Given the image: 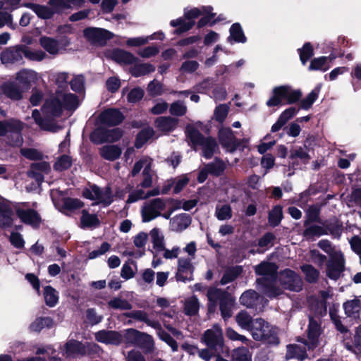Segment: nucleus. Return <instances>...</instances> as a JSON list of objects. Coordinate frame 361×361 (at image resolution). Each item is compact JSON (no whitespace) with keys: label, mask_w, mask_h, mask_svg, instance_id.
Masks as SVG:
<instances>
[{"label":"nucleus","mask_w":361,"mask_h":361,"mask_svg":"<svg viewBox=\"0 0 361 361\" xmlns=\"http://www.w3.org/2000/svg\"><path fill=\"white\" fill-rule=\"evenodd\" d=\"M79 105L77 97L71 93L56 92V97L47 100L42 111L41 118L38 110L32 111V116L36 123L44 130L56 132L61 127L54 121V118L61 115L63 108L69 110L75 109Z\"/></svg>","instance_id":"f257e3e1"},{"label":"nucleus","mask_w":361,"mask_h":361,"mask_svg":"<svg viewBox=\"0 0 361 361\" xmlns=\"http://www.w3.org/2000/svg\"><path fill=\"white\" fill-rule=\"evenodd\" d=\"M277 271V267L274 263L262 262L255 267L257 274L262 276L258 279L257 282L259 285L263 286L262 291L269 297L273 298L280 295L282 291L276 287L277 281L275 279V274Z\"/></svg>","instance_id":"f03ea898"},{"label":"nucleus","mask_w":361,"mask_h":361,"mask_svg":"<svg viewBox=\"0 0 361 361\" xmlns=\"http://www.w3.org/2000/svg\"><path fill=\"white\" fill-rule=\"evenodd\" d=\"M319 247L330 255L331 259L327 264V276L334 280L337 279L343 270L344 259L342 253L331 247L330 242L326 240H320Z\"/></svg>","instance_id":"7ed1b4c3"},{"label":"nucleus","mask_w":361,"mask_h":361,"mask_svg":"<svg viewBox=\"0 0 361 361\" xmlns=\"http://www.w3.org/2000/svg\"><path fill=\"white\" fill-rule=\"evenodd\" d=\"M302 92L300 90H293L289 85L275 87L272 90V96L267 102L268 106L282 105L283 99H286L288 104H293L300 99Z\"/></svg>","instance_id":"20e7f679"},{"label":"nucleus","mask_w":361,"mask_h":361,"mask_svg":"<svg viewBox=\"0 0 361 361\" xmlns=\"http://www.w3.org/2000/svg\"><path fill=\"white\" fill-rule=\"evenodd\" d=\"M186 132L193 145L194 149L196 151L197 147H200L203 156L207 159L211 158L216 147L214 139L204 137L192 126H188Z\"/></svg>","instance_id":"39448f33"},{"label":"nucleus","mask_w":361,"mask_h":361,"mask_svg":"<svg viewBox=\"0 0 361 361\" xmlns=\"http://www.w3.org/2000/svg\"><path fill=\"white\" fill-rule=\"evenodd\" d=\"M249 331L257 341L267 340L270 343L276 342L275 330L262 319H254Z\"/></svg>","instance_id":"423d86ee"},{"label":"nucleus","mask_w":361,"mask_h":361,"mask_svg":"<svg viewBox=\"0 0 361 361\" xmlns=\"http://www.w3.org/2000/svg\"><path fill=\"white\" fill-rule=\"evenodd\" d=\"M99 347L95 343H89L87 346L75 340L68 341L62 348L63 355L67 357H75L83 355L87 352L98 353Z\"/></svg>","instance_id":"0eeeda50"},{"label":"nucleus","mask_w":361,"mask_h":361,"mask_svg":"<svg viewBox=\"0 0 361 361\" xmlns=\"http://www.w3.org/2000/svg\"><path fill=\"white\" fill-rule=\"evenodd\" d=\"M85 197L94 200L96 204L108 206L113 202L112 191L109 187L99 188L92 185L83 191Z\"/></svg>","instance_id":"6e6552de"},{"label":"nucleus","mask_w":361,"mask_h":361,"mask_svg":"<svg viewBox=\"0 0 361 361\" xmlns=\"http://www.w3.org/2000/svg\"><path fill=\"white\" fill-rule=\"evenodd\" d=\"M17 216L20 221L36 228L41 222L39 214L33 209L28 207L26 202H19L14 206Z\"/></svg>","instance_id":"1a4fd4ad"},{"label":"nucleus","mask_w":361,"mask_h":361,"mask_svg":"<svg viewBox=\"0 0 361 361\" xmlns=\"http://www.w3.org/2000/svg\"><path fill=\"white\" fill-rule=\"evenodd\" d=\"M166 201L161 198H155L144 203L141 214L143 222H149L161 216L166 207Z\"/></svg>","instance_id":"9d476101"},{"label":"nucleus","mask_w":361,"mask_h":361,"mask_svg":"<svg viewBox=\"0 0 361 361\" xmlns=\"http://www.w3.org/2000/svg\"><path fill=\"white\" fill-rule=\"evenodd\" d=\"M202 340L215 353H219L220 350L224 353L223 332L219 325L215 324L212 329L207 330L204 334Z\"/></svg>","instance_id":"9b49d317"},{"label":"nucleus","mask_w":361,"mask_h":361,"mask_svg":"<svg viewBox=\"0 0 361 361\" xmlns=\"http://www.w3.org/2000/svg\"><path fill=\"white\" fill-rule=\"evenodd\" d=\"M39 43L45 51L55 56L59 54L62 50L66 49L71 42L68 37H63L58 40L53 37L42 36L39 39Z\"/></svg>","instance_id":"f8f14e48"},{"label":"nucleus","mask_w":361,"mask_h":361,"mask_svg":"<svg viewBox=\"0 0 361 361\" xmlns=\"http://www.w3.org/2000/svg\"><path fill=\"white\" fill-rule=\"evenodd\" d=\"M151 166L152 159L149 157H144L135 164L131 171L132 176H135L142 169V175L144 176L143 180L141 183L142 188H149L152 185V172Z\"/></svg>","instance_id":"ddd939ff"},{"label":"nucleus","mask_w":361,"mask_h":361,"mask_svg":"<svg viewBox=\"0 0 361 361\" xmlns=\"http://www.w3.org/2000/svg\"><path fill=\"white\" fill-rule=\"evenodd\" d=\"M39 79V74L34 70L23 68L16 73L15 81L24 90L27 92L32 85L35 84Z\"/></svg>","instance_id":"4468645a"},{"label":"nucleus","mask_w":361,"mask_h":361,"mask_svg":"<svg viewBox=\"0 0 361 361\" xmlns=\"http://www.w3.org/2000/svg\"><path fill=\"white\" fill-rule=\"evenodd\" d=\"M280 283L285 289L293 291H299L302 288L300 278L293 271L285 270L280 274Z\"/></svg>","instance_id":"2eb2a0df"},{"label":"nucleus","mask_w":361,"mask_h":361,"mask_svg":"<svg viewBox=\"0 0 361 361\" xmlns=\"http://www.w3.org/2000/svg\"><path fill=\"white\" fill-rule=\"evenodd\" d=\"M50 166L47 162L36 163L32 165V170L28 172V176L35 180V183L30 187H27L29 190H33L39 187L43 181L42 173H47Z\"/></svg>","instance_id":"dca6fc26"},{"label":"nucleus","mask_w":361,"mask_h":361,"mask_svg":"<svg viewBox=\"0 0 361 361\" xmlns=\"http://www.w3.org/2000/svg\"><path fill=\"white\" fill-rule=\"evenodd\" d=\"M23 127V123L18 120H9L6 122L0 121V136L4 135L8 132L13 133L16 137L14 145H20L22 143V137L20 132Z\"/></svg>","instance_id":"f3484780"},{"label":"nucleus","mask_w":361,"mask_h":361,"mask_svg":"<svg viewBox=\"0 0 361 361\" xmlns=\"http://www.w3.org/2000/svg\"><path fill=\"white\" fill-rule=\"evenodd\" d=\"M23 45L8 49L2 52L1 56V62L4 64L23 62L24 52Z\"/></svg>","instance_id":"a211bd4d"},{"label":"nucleus","mask_w":361,"mask_h":361,"mask_svg":"<svg viewBox=\"0 0 361 361\" xmlns=\"http://www.w3.org/2000/svg\"><path fill=\"white\" fill-rule=\"evenodd\" d=\"M3 94L12 100H20L25 92L16 81H7L1 86Z\"/></svg>","instance_id":"6ab92c4d"},{"label":"nucleus","mask_w":361,"mask_h":361,"mask_svg":"<svg viewBox=\"0 0 361 361\" xmlns=\"http://www.w3.org/2000/svg\"><path fill=\"white\" fill-rule=\"evenodd\" d=\"M84 36L93 43H102L108 39H111L112 33L102 28L88 27L84 30Z\"/></svg>","instance_id":"aec40b11"},{"label":"nucleus","mask_w":361,"mask_h":361,"mask_svg":"<svg viewBox=\"0 0 361 361\" xmlns=\"http://www.w3.org/2000/svg\"><path fill=\"white\" fill-rule=\"evenodd\" d=\"M193 266L191 259L180 258L178 261V272L176 278L178 281L185 282L192 280Z\"/></svg>","instance_id":"412c9836"},{"label":"nucleus","mask_w":361,"mask_h":361,"mask_svg":"<svg viewBox=\"0 0 361 361\" xmlns=\"http://www.w3.org/2000/svg\"><path fill=\"white\" fill-rule=\"evenodd\" d=\"M49 5L51 6L55 13H60L66 9L80 8L83 6L84 0H49Z\"/></svg>","instance_id":"4be33fe9"},{"label":"nucleus","mask_w":361,"mask_h":361,"mask_svg":"<svg viewBox=\"0 0 361 361\" xmlns=\"http://www.w3.org/2000/svg\"><path fill=\"white\" fill-rule=\"evenodd\" d=\"M95 339L105 344L118 345L123 341V336L117 331L102 330L95 334Z\"/></svg>","instance_id":"5701e85b"},{"label":"nucleus","mask_w":361,"mask_h":361,"mask_svg":"<svg viewBox=\"0 0 361 361\" xmlns=\"http://www.w3.org/2000/svg\"><path fill=\"white\" fill-rule=\"evenodd\" d=\"M320 334L321 328L318 322L313 318H310L307 341L305 343L309 349H314L317 346Z\"/></svg>","instance_id":"b1692460"},{"label":"nucleus","mask_w":361,"mask_h":361,"mask_svg":"<svg viewBox=\"0 0 361 361\" xmlns=\"http://www.w3.org/2000/svg\"><path fill=\"white\" fill-rule=\"evenodd\" d=\"M191 221V217L188 214L176 215L170 219V229L175 232H181L190 225Z\"/></svg>","instance_id":"393cba45"},{"label":"nucleus","mask_w":361,"mask_h":361,"mask_svg":"<svg viewBox=\"0 0 361 361\" xmlns=\"http://www.w3.org/2000/svg\"><path fill=\"white\" fill-rule=\"evenodd\" d=\"M121 112L117 109H109L104 111L99 116V120L102 123L109 126H116L123 120Z\"/></svg>","instance_id":"a878e982"},{"label":"nucleus","mask_w":361,"mask_h":361,"mask_svg":"<svg viewBox=\"0 0 361 361\" xmlns=\"http://www.w3.org/2000/svg\"><path fill=\"white\" fill-rule=\"evenodd\" d=\"M219 140L227 151L233 152L236 149V140L233 131L229 128H222L219 133Z\"/></svg>","instance_id":"bb28decb"},{"label":"nucleus","mask_w":361,"mask_h":361,"mask_svg":"<svg viewBox=\"0 0 361 361\" xmlns=\"http://www.w3.org/2000/svg\"><path fill=\"white\" fill-rule=\"evenodd\" d=\"M97 135H101L102 138L99 142H113L118 140L122 136V132L118 128H114L108 130H98L95 131L92 135L91 139L94 142H99L96 140L95 137Z\"/></svg>","instance_id":"cd10ccee"},{"label":"nucleus","mask_w":361,"mask_h":361,"mask_svg":"<svg viewBox=\"0 0 361 361\" xmlns=\"http://www.w3.org/2000/svg\"><path fill=\"white\" fill-rule=\"evenodd\" d=\"M23 6L32 10L36 15L42 19H50L54 15L51 6L40 5L32 3H26L23 4Z\"/></svg>","instance_id":"c85d7f7f"},{"label":"nucleus","mask_w":361,"mask_h":361,"mask_svg":"<svg viewBox=\"0 0 361 361\" xmlns=\"http://www.w3.org/2000/svg\"><path fill=\"white\" fill-rule=\"evenodd\" d=\"M212 11L213 8L210 6L185 8L184 9V17L189 20H194L202 14L210 13Z\"/></svg>","instance_id":"c756f323"},{"label":"nucleus","mask_w":361,"mask_h":361,"mask_svg":"<svg viewBox=\"0 0 361 361\" xmlns=\"http://www.w3.org/2000/svg\"><path fill=\"white\" fill-rule=\"evenodd\" d=\"M155 123L159 130L164 133H168L173 130L176 128L178 120L169 116L159 117L157 118Z\"/></svg>","instance_id":"7c9ffc66"},{"label":"nucleus","mask_w":361,"mask_h":361,"mask_svg":"<svg viewBox=\"0 0 361 361\" xmlns=\"http://www.w3.org/2000/svg\"><path fill=\"white\" fill-rule=\"evenodd\" d=\"M170 25L172 27H177V29L174 31V34L180 35L190 30L195 25L194 20H189L185 17H180L175 20H172L170 22Z\"/></svg>","instance_id":"2f4dec72"},{"label":"nucleus","mask_w":361,"mask_h":361,"mask_svg":"<svg viewBox=\"0 0 361 361\" xmlns=\"http://www.w3.org/2000/svg\"><path fill=\"white\" fill-rule=\"evenodd\" d=\"M334 59V56H331L315 58L311 61L309 70L326 71L331 67L328 61H332Z\"/></svg>","instance_id":"473e14b6"},{"label":"nucleus","mask_w":361,"mask_h":361,"mask_svg":"<svg viewBox=\"0 0 361 361\" xmlns=\"http://www.w3.org/2000/svg\"><path fill=\"white\" fill-rule=\"evenodd\" d=\"M122 149L117 145H105L100 149L101 156L109 161H114L120 157Z\"/></svg>","instance_id":"72a5a7b5"},{"label":"nucleus","mask_w":361,"mask_h":361,"mask_svg":"<svg viewBox=\"0 0 361 361\" xmlns=\"http://www.w3.org/2000/svg\"><path fill=\"white\" fill-rule=\"evenodd\" d=\"M128 317L133 318L138 321L144 322L149 326L154 329H159L160 324L157 321L150 320L148 318V314L146 312L142 310H135L126 314Z\"/></svg>","instance_id":"f704fd0d"},{"label":"nucleus","mask_w":361,"mask_h":361,"mask_svg":"<svg viewBox=\"0 0 361 361\" xmlns=\"http://www.w3.org/2000/svg\"><path fill=\"white\" fill-rule=\"evenodd\" d=\"M149 235L153 244V248L157 252L164 250V236L162 232L159 228H155L150 231Z\"/></svg>","instance_id":"c9c22d12"},{"label":"nucleus","mask_w":361,"mask_h":361,"mask_svg":"<svg viewBox=\"0 0 361 361\" xmlns=\"http://www.w3.org/2000/svg\"><path fill=\"white\" fill-rule=\"evenodd\" d=\"M228 296V294H226L224 292H222L221 290L217 288H212L209 289L207 292V298L209 300V311H214L216 305L217 301L219 300L221 302L222 298Z\"/></svg>","instance_id":"e433bc0d"},{"label":"nucleus","mask_w":361,"mask_h":361,"mask_svg":"<svg viewBox=\"0 0 361 361\" xmlns=\"http://www.w3.org/2000/svg\"><path fill=\"white\" fill-rule=\"evenodd\" d=\"M229 32L230 36L228 38L229 42L232 43V41H233L238 43H245L246 42V37L239 23L233 24Z\"/></svg>","instance_id":"4c0bfd02"},{"label":"nucleus","mask_w":361,"mask_h":361,"mask_svg":"<svg viewBox=\"0 0 361 361\" xmlns=\"http://www.w3.org/2000/svg\"><path fill=\"white\" fill-rule=\"evenodd\" d=\"M23 51L24 52V57L30 61H41L47 56L44 51L41 49H32L25 45H23Z\"/></svg>","instance_id":"58836bf2"},{"label":"nucleus","mask_w":361,"mask_h":361,"mask_svg":"<svg viewBox=\"0 0 361 361\" xmlns=\"http://www.w3.org/2000/svg\"><path fill=\"white\" fill-rule=\"evenodd\" d=\"M112 57L114 61L123 64H131L135 61V57L131 53L121 49L114 51Z\"/></svg>","instance_id":"ea45409f"},{"label":"nucleus","mask_w":361,"mask_h":361,"mask_svg":"<svg viewBox=\"0 0 361 361\" xmlns=\"http://www.w3.org/2000/svg\"><path fill=\"white\" fill-rule=\"evenodd\" d=\"M43 295L47 305L50 307L56 305L59 302V293L54 288L49 286L44 287Z\"/></svg>","instance_id":"a19ab883"},{"label":"nucleus","mask_w":361,"mask_h":361,"mask_svg":"<svg viewBox=\"0 0 361 361\" xmlns=\"http://www.w3.org/2000/svg\"><path fill=\"white\" fill-rule=\"evenodd\" d=\"M233 305L234 301L230 295L222 298L220 302V310L224 319L226 320L231 317Z\"/></svg>","instance_id":"79ce46f5"},{"label":"nucleus","mask_w":361,"mask_h":361,"mask_svg":"<svg viewBox=\"0 0 361 361\" xmlns=\"http://www.w3.org/2000/svg\"><path fill=\"white\" fill-rule=\"evenodd\" d=\"M159 194V190L158 189H154L152 191L145 192L142 189H137L133 192H131L127 200L128 203H133L139 200L145 199L146 197L150 196H155Z\"/></svg>","instance_id":"37998d69"},{"label":"nucleus","mask_w":361,"mask_h":361,"mask_svg":"<svg viewBox=\"0 0 361 361\" xmlns=\"http://www.w3.org/2000/svg\"><path fill=\"white\" fill-rule=\"evenodd\" d=\"M108 306L110 308L120 310H130L133 306L126 299L117 296L111 298L108 302Z\"/></svg>","instance_id":"c03bdc74"},{"label":"nucleus","mask_w":361,"mask_h":361,"mask_svg":"<svg viewBox=\"0 0 361 361\" xmlns=\"http://www.w3.org/2000/svg\"><path fill=\"white\" fill-rule=\"evenodd\" d=\"M306 357V353L304 348L298 344L290 345L288 346L286 357L288 359L290 358H297L298 360L302 361Z\"/></svg>","instance_id":"a18cd8bd"},{"label":"nucleus","mask_w":361,"mask_h":361,"mask_svg":"<svg viewBox=\"0 0 361 361\" xmlns=\"http://www.w3.org/2000/svg\"><path fill=\"white\" fill-rule=\"evenodd\" d=\"M215 216L220 221L230 219L232 217L231 206L228 204H218L216 206Z\"/></svg>","instance_id":"49530a36"},{"label":"nucleus","mask_w":361,"mask_h":361,"mask_svg":"<svg viewBox=\"0 0 361 361\" xmlns=\"http://www.w3.org/2000/svg\"><path fill=\"white\" fill-rule=\"evenodd\" d=\"M258 298V294L255 290H250L242 294L240 301L244 306L252 307L257 305Z\"/></svg>","instance_id":"de8ad7c7"},{"label":"nucleus","mask_w":361,"mask_h":361,"mask_svg":"<svg viewBox=\"0 0 361 361\" xmlns=\"http://www.w3.org/2000/svg\"><path fill=\"white\" fill-rule=\"evenodd\" d=\"M343 307L348 317L356 318L360 310V304L358 299H353L344 303Z\"/></svg>","instance_id":"09e8293b"},{"label":"nucleus","mask_w":361,"mask_h":361,"mask_svg":"<svg viewBox=\"0 0 361 361\" xmlns=\"http://www.w3.org/2000/svg\"><path fill=\"white\" fill-rule=\"evenodd\" d=\"M13 212L6 205L0 206V226L6 227L11 225Z\"/></svg>","instance_id":"8fccbe9b"},{"label":"nucleus","mask_w":361,"mask_h":361,"mask_svg":"<svg viewBox=\"0 0 361 361\" xmlns=\"http://www.w3.org/2000/svg\"><path fill=\"white\" fill-rule=\"evenodd\" d=\"M235 321L241 329L249 331L254 319L246 312L242 311L236 315Z\"/></svg>","instance_id":"3c124183"},{"label":"nucleus","mask_w":361,"mask_h":361,"mask_svg":"<svg viewBox=\"0 0 361 361\" xmlns=\"http://www.w3.org/2000/svg\"><path fill=\"white\" fill-rule=\"evenodd\" d=\"M321 90V85L316 86L308 95L301 101V108L308 109L316 101Z\"/></svg>","instance_id":"603ef678"},{"label":"nucleus","mask_w":361,"mask_h":361,"mask_svg":"<svg viewBox=\"0 0 361 361\" xmlns=\"http://www.w3.org/2000/svg\"><path fill=\"white\" fill-rule=\"evenodd\" d=\"M199 302L196 296H192L185 301L184 312L188 315H195L199 310Z\"/></svg>","instance_id":"864d4df0"},{"label":"nucleus","mask_w":361,"mask_h":361,"mask_svg":"<svg viewBox=\"0 0 361 361\" xmlns=\"http://www.w3.org/2000/svg\"><path fill=\"white\" fill-rule=\"evenodd\" d=\"M329 228L320 226L313 225L309 226L304 231L307 238L319 237L328 233Z\"/></svg>","instance_id":"5fc2aeb1"},{"label":"nucleus","mask_w":361,"mask_h":361,"mask_svg":"<svg viewBox=\"0 0 361 361\" xmlns=\"http://www.w3.org/2000/svg\"><path fill=\"white\" fill-rule=\"evenodd\" d=\"M187 109V106L184 102L177 100L170 105L169 112L171 115L182 116L186 114Z\"/></svg>","instance_id":"6e6d98bb"},{"label":"nucleus","mask_w":361,"mask_h":361,"mask_svg":"<svg viewBox=\"0 0 361 361\" xmlns=\"http://www.w3.org/2000/svg\"><path fill=\"white\" fill-rule=\"evenodd\" d=\"M154 135V132L152 128H147L141 130L136 138V147H141L149 139L152 137Z\"/></svg>","instance_id":"4d7b16f0"},{"label":"nucleus","mask_w":361,"mask_h":361,"mask_svg":"<svg viewBox=\"0 0 361 361\" xmlns=\"http://www.w3.org/2000/svg\"><path fill=\"white\" fill-rule=\"evenodd\" d=\"M155 67L150 63H142L135 66L131 71L133 75L139 77L154 72Z\"/></svg>","instance_id":"13d9d810"},{"label":"nucleus","mask_w":361,"mask_h":361,"mask_svg":"<svg viewBox=\"0 0 361 361\" xmlns=\"http://www.w3.org/2000/svg\"><path fill=\"white\" fill-rule=\"evenodd\" d=\"M53 321L49 317H41L36 319L30 325V329L33 331H40L44 327H51Z\"/></svg>","instance_id":"bf43d9fd"},{"label":"nucleus","mask_w":361,"mask_h":361,"mask_svg":"<svg viewBox=\"0 0 361 361\" xmlns=\"http://www.w3.org/2000/svg\"><path fill=\"white\" fill-rule=\"evenodd\" d=\"M139 336L147 338L145 333L140 332L134 329H129L126 330L123 339L124 338L127 343L135 345Z\"/></svg>","instance_id":"052dcab7"},{"label":"nucleus","mask_w":361,"mask_h":361,"mask_svg":"<svg viewBox=\"0 0 361 361\" xmlns=\"http://www.w3.org/2000/svg\"><path fill=\"white\" fill-rule=\"evenodd\" d=\"M52 80L59 88L57 92H62L67 87L68 74L66 73H57L53 75Z\"/></svg>","instance_id":"680f3d73"},{"label":"nucleus","mask_w":361,"mask_h":361,"mask_svg":"<svg viewBox=\"0 0 361 361\" xmlns=\"http://www.w3.org/2000/svg\"><path fill=\"white\" fill-rule=\"evenodd\" d=\"M226 169V164L220 159L215 160L207 164V169H209V173L214 176L221 175Z\"/></svg>","instance_id":"e2e57ef3"},{"label":"nucleus","mask_w":361,"mask_h":361,"mask_svg":"<svg viewBox=\"0 0 361 361\" xmlns=\"http://www.w3.org/2000/svg\"><path fill=\"white\" fill-rule=\"evenodd\" d=\"M233 361H252L251 354L246 348H238L232 354Z\"/></svg>","instance_id":"0e129e2a"},{"label":"nucleus","mask_w":361,"mask_h":361,"mask_svg":"<svg viewBox=\"0 0 361 361\" xmlns=\"http://www.w3.org/2000/svg\"><path fill=\"white\" fill-rule=\"evenodd\" d=\"M290 159H300L304 163L307 162L310 159V157L308 154L305 148L302 147H297L290 150Z\"/></svg>","instance_id":"69168bd1"},{"label":"nucleus","mask_w":361,"mask_h":361,"mask_svg":"<svg viewBox=\"0 0 361 361\" xmlns=\"http://www.w3.org/2000/svg\"><path fill=\"white\" fill-rule=\"evenodd\" d=\"M81 224L82 227L96 226L99 224V220L95 214H90L88 212L83 211L81 217Z\"/></svg>","instance_id":"338daca9"},{"label":"nucleus","mask_w":361,"mask_h":361,"mask_svg":"<svg viewBox=\"0 0 361 361\" xmlns=\"http://www.w3.org/2000/svg\"><path fill=\"white\" fill-rule=\"evenodd\" d=\"M147 90L148 94L153 97L161 95L164 92L163 85L155 80L148 84Z\"/></svg>","instance_id":"774afa93"}]
</instances>
